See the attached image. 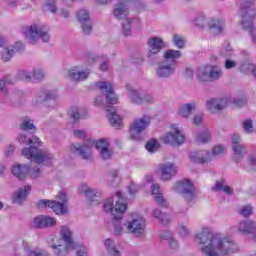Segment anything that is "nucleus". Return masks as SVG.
<instances>
[{"mask_svg":"<svg viewBox=\"0 0 256 256\" xmlns=\"http://www.w3.org/2000/svg\"><path fill=\"white\" fill-rule=\"evenodd\" d=\"M126 229L134 237H143V233H145V219L141 217L132 219L126 225Z\"/></svg>","mask_w":256,"mask_h":256,"instance_id":"ddd939ff","label":"nucleus"},{"mask_svg":"<svg viewBox=\"0 0 256 256\" xmlns=\"http://www.w3.org/2000/svg\"><path fill=\"white\" fill-rule=\"evenodd\" d=\"M47 242L51 245L55 256H67L69 249H75V246H69L65 240L55 236L48 237Z\"/></svg>","mask_w":256,"mask_h":256,"instance_id":"1a4fd4ad","label":"nucleus"},{"mask_svg":"<svg viewBox=\"0 0 256 256\" xmlns=\"http://www.w3.org/2000/svg\"><path fill=\"white\" fill-rule=\"evenodd\" d=\"M237 229H238V232L241 233V235H249L251 233H255L256 222L253 220L241 221L239 222Z\"/></svg>","mask_w":256,"mask_h":256,"instance_id":"393cba45","label":"nucleus"},{"mask_svg":"<svg viewBox=\"0 0 256 256\" xmlns=\"http://www.w3.org/2000/svg\"><path fill=\"white\" fill-rule=\"evenodd\" d=\"M126 91L128 94V99L134 104V105H143V95H141V91L132 88L131 85H126Z\"/></svg>","mask_w":256,"mask_h":256,"instance_id":"a878e982","label":"nucleus"},{"mask_svg":"<svg viewBox=\"0 0 256 256\" xmlns=\"http://www.w3.org/2000/svg\"><path fill=\"white\" fill-rule=\"evenodd\" d=\"M253 69H255V64H251L249 62H245L240 65V71L242 73H252Z\"/></svg>","mask_w":256,"mask_h":256,"instance_id":"4d7b16f0","label":"nucleus"},{"mask_svg":"<svg viewBox=\"0 0 256 256\" xmlns=\"http://www.w3.org/2000/svg\"><path fill=\"white\" fill-rule=\"evenodd\" d=\"M151 189H152V195L157 205H159L160 207H169L167 200L163 198V192L161 191L159 184H152Z\"/></svg>","mask_w":256,"mask_h":256,"instance_id":"cd10ccee","label":"nucleus"},{"mask_svg":"<svg viewBox=\"0 0 256 256\" xmlns=\"http://www.w3.org/2000/svg\"><path fill=\"white\" fill-rule=\"evenodd\" d=\"M211 141V132L207 128H203L201 132L196 134V142L199 145L209 143Z\"/></svg>","mask_w":256,"mask_h":256,"instance_id":"58836bf2","label":"nucleus"},{"mask_svg":"<svg viewBox=\"0 0 256 256\" xmlns=\"http://www.w3.org/2000/svg\"><path fill=\"white\" fill-rule=\"evenodd\" d=\"M70 151L72 153H75L76 155H79L82 157V159H92L93 157V152L91 151V145L90 144H72L70 146Z\"/></svg>","mask_w":256,"mask_h":256,"instance_id":"4468645a","label":"nucleus"},{"mask_svg":"<svg viewBox=\"0 0 256 256\" xmlns=\"http://www.w3.org/2000/svg\"><path fill=\"white\" fill-rule=\"evenodd\" d=\"M173 43L178 49H183L185 47V38L179 34H174Z\"/></svg>","mask_w":256,"mask_h":256,"instance_id":"de8ad7c7","label":"nucleus"},{"mask_svg":"<svg viewBox=\"0 0 256 256\" xmlns=\"http://www.w3.org/2000/svg\"><path fill=\"white\" fill-rule=\"evenodd\" d=\"M225 180L221 179L216 181L215 187L212 188L213 191H223V187H225Z\"/></svg>","mask_w":256,"mask_h":256,"instance_id":"e2e57ef3","label":"nucleus"},{"mask_svg":"<svg viewBox=\"0 0 256 256\" xmlns=\"http://www.w3.org/2000/svg\"><path fill=\"white\" fill-rule=\"evenodd\" d=\"M32 78H34V81H42V79H45V71L40 68L34 69L32 71Z\"/></svg>","mask_w":256,"mask_h":256,"instance_id":"5fc2aeb1","label":"nucleus"},{"mask_svg":"<svg viewBox=\"0 0 256 256\" xmlns=\"http://www.w3.org/2000/svg\"><path fill=\"white\" fill-rule=\"evenodd\" d=\"M220 54L222 55V57L226 58L233 57V48L229 44H224L222 46Z\"/></svg>","mask_w":256,"mask_h":256,"instance_id":"603ef678","label":"nucleus"},{"mask_svg":"<svg viewBox=\"0 0 256 256\" xmlns=\"http://www.w3.org/2000/svg\"><path fill=\"white\" fill-rule=\"evenodd\" d=\"M69 79L79 83V81H85L91 75L89 69L83 70L81 67L76 66L68 71Z\"/></svg>","mask_w":256,"mask_h":256,"instance_id":"f3484780","label":"nucleus"},{"mask_svg":"<svg viewBox=\"0 0 256 256\" xmlns=\"http://www.w3.org/2000/svg\"><path fill=\"white\" fill-rule=\"evenodd\" d=\"M45 11L52 13V15H57L59 12V7H57V0H46L44 4Z\"/></svg>","mask_w":256,"mask_h":256,"instance_id":"a19ab883","label":"nucleus"},{"mask_svg":"<svg viewBox=\"0 0 256 256\" xmlns=\"http://www.w3.org/2000/svg\"><path fill=\"white\" fill-rule=\"evenodd\" d=\"M176 69V64L169 63L167 61H160L156 67V76L159 79H169V77L175 75Z\"/></svg>","mask_w":256,"mask_h":256,"instance_id":"f8f14e48","label":"nucleus"},{"mask_svg":"<svg viewBox=\"0 0 256 256\" xmlns=\"http://www.w3.org/2000/svg\"><path fill=\"white\" fill-rule=\"evenodd\" d=\"M247 161L248 165H250L251 167H256V153L248 155Z\"/></svg>","mask_w":256,"mask_h":256,"instance_id":"774afa93","label":"nucleus"},{"mask_svg":"<svg viewBox=\"0 0 256 256\" xmlns=\"http://www.w3.org/2000/svg\"><path fill=\"white\" fill-rule=\"evenodd\" d=\"M28 143L30 147L24 148L22 150L23 157L26 159H30L33 163H37L38 165H53V161H55V157L53 154L49 152V150H41V140L38 137L32 136L29 138Z\"/></svg>","mask_w":256,"mask_h":256,"instance_id":"7ed1b4c3","label":"nucleus"},{"mask_svg":"<svg viewBox=\"0 0 256 256\" xmlns=\"http://www.w3.org/2000/svg\"><path fill=\"white\" fill-rule=\"evenodd\" d=\"M97 85L100 91L106 92V103L115 105L117 103V94H115V91H113L111 82H98Z\"/></svg>","mask_w":256,"mask_h":256,"instance_id":"2eb2a0df","label":"nucleus"},{"mask_svg":"<svg viewBox=\"0 0 256 256\" xmlns=\"http://www.w3.org/2000/svg\"><path fill=\"white\" fill-rule=\"evenodd\" d=\"M151 125V118L144 116L142 118H136L130 125V138L133 141H141L144 129H147Z\"/></svg>","mask_w":256,"mask_h":256,"instance_id":"6e6552de","label":"nucleus"},{"mask_svg":"<svg viewBox=\"0 0 256 256\" xmlns=\"http://www.w3.org/2000/svg\"><path fill=\"white\" fill-rule=\"evenodd\" d=\"M242 127H243L245 133H247L248 135H251V133H253V121L245 120L242 123Z\"/></svg>","mask_w":256,"mask_h":256,"instance_id":"bf43d9fd","label":"nucleus"},{"mask_svg":"<svg viewBox=\"0 0 256 256\" xmlns=\"http://www.w3.org/2000/svg\"><path fill=\"white\" fill-rule=\"evenodd\" d=\"M80 23L82 27V33H84V35H90L91 33H93V24H91V20Z\"/></svg>","mask_w":256,"mask_h":256,"instance_id":"3c124183","label":"nucleus"},{"mask_svg":"<svg viewBox=\"0 0 256 256\" xmlns=\"http://www.w3.org/2000/svg\"><path fill=\"white\" fill-rule=\"evenodd\" d=\"M55 225H57V221L50 216H38L33 220L35 229H45V227H55Z\"/></svg>","mask_w":256,"mask_h":256,"instance_id":"5701e85b","label":"nucleus"},{"mask_svg":"<svg viewBox=\"0 0 256 256\" xmlns=\"http://www.w3.org/2000/svg\"><path fill=\"white\" fill-rule=\"evenodd\" d=\"M20 81H31L33 79V72H29L27 70H20L18 71L16 78H14Z\"/></svg>","mask_w":256,"mask_h":256,"instance_id":"37998d69","label":"nucleus"},{"mask_svg":"<svg viewBox=\"0 0 256 256\" xmlns=\"http://www.w3.org/2000/svg\"><path fill=\"white\" fill-rule=\"evenodd\" d=\"M59 201L55 200H39L37 207L43 209L49 207L54 211L56 215H67L69 212L67 209V195L64 192H60L58 195Z\"/></svg>","mask_w":256,"mask_h":256,"instance_id":"423d86ee","label":"nucleus"},{"mask_svg":"<svg viewBox=\"0 0 256 256\" xmlns=\"http://www.w3.org/2000/svg\"><path fill=\"white\" fill-rule=\"evenodd\" d=\"M104 245L106 247L108 255L121 256V251L117 249V244H115V240L108 238L104 241Z\"/></svg>","mask_w":256,"mask_h":256,"instance_id":"c9c22d12","label":"nucleus"},{"mask_svg":"<svg viewBox=\"0 0 256 256\" xmlns=\"http://www.w3.org/2000/svg\"><path fill=\"white\" fill-rule=\"evenodd\" d=\"M231 144L232 147H235L236 145H241V136L239 134H233L231 136Z\"/></svg>","mask_w":256,"mask_h":256,"instance_id":"0e129e2a","label":"nucleus"},{"mask_svg":"<svg viewBox=\"0 0 256 256\" xmlns=\"http://www.w3.org/2000/svg\"><path fill=\"white\" fill-rule=\"evenodd\" d=\"M211 152L207 150L193 151L190 153V161L198 165H205L211 161Z\"/></svg>","mask_w":256,"mask_h":256,"instance_id":"dca6fc26","label":"nucleus"},{"mask_svg":"<svg viewBox=\"0 0 256 256\" xmlns=\"http://www.w3.org/2000/svg\"><path fill=\"white\" fill-rule=\"evenodd\" d=\"M16 79L11 75H6L2 79H0V93L2 95H7V85H13Z\"/></svg>","mask_w":256,"mask_h":256,"instance_id":"4c0bfd02","label":"nucleus"},{"mask_svg":"<svg viewBox=\"0 0 256 256\" xmlns=\"http://www.w3.org/2000/svg\"><path fill=\"white\" fill-rule=\"evenodd\" d=\"M118 200L114 205L113 198H108L104 203V211L111 213L113 217L114 235L119 236L125 233V227L127 225L121 223L125 211H127V203L123 202V193L121 191L116 192Z\"/></svg>","mask_w":256,"mask_h":256,"instance_id":"f03ea898","label":"nucleus"},{"mask_svg":"<svg viewBox=\"0 0 256 256\" xmlns=\"http://www.w3.org/2000/svg\"><path fill=\"white\" fill-rule=\"evenodd\" d=\"M133 24V19H126L123 23H122V33L124 35V37H129L131 36L132 33V25Z\"/></svg>","mask_w":256,"mask_h":256,"instance_id":"c03bdc74","label":"nucleus"},{"mask_svg":"<svg viewBox=\"0 0 256 256\" xmlns=\"http://www.w3.org/2000/svg\"><path fill=\"white\" fill-rule=\"evenodd\" d=\"M107 111L109 112L108 119L110 124L112 127L119 129V127H121V123H123V119L117 114V110L115 108L108 106Z\"/></svg>","mask_w":256,"mask_h":256,"instance_id":"c756f323","label":"nucleus"},{"mask_svg":"<svg viewBox=\"0 0 256 256\" xmlns=\"http://www.w3.org/2000/svg\"><path fill=\"white\" fill-rule=\"evenodd\" d=\"M27 256H51L46 250L43 249H34L29 250Z\"/></svg>","mask_w":256,"mask_h":256,"instance_id":"13d9d810","label":"nucleus"},{"mask_svg":"<svg viewBox=\"0 0 256 256\" xmlns=\"http://www.w3.org/2000/svg\"><path fill=\"white\" fill-rule=\"evenodd\" d=\"M182 53L179 50L169 49L163 54L164 61L167 63H173L175 65L177 59H181Z\"/></svg>","mask_w":256,"mask_h":256,"instance_id":"473e14b6","label":"nucleus"},{"mask_svg":"<svg viewBox=\"0 0 256 256\" xmlns=\"http://www.w3.org/2000/svg\"><path fill=\"white\" fill-rule=\"evenodd\" d=\"M223 75V70L219 66H204L198 70L197 79L204 83L218 81Z\"/></svg>","mask_w":256,"mask_h":256,"instance_id":"0eeeda50","label":"nucleus"},{"mask_svg":"<svg viewBox=\"0 0 256 256\" xmlns=\"http://www.w3.org/2000/svg\"><path fill=\"white\" fill-rule=\"evenodd\" d=\"M195 109H197V103L195 102L182 104L178 109V115L179 117L187 119L188 117H191V113H193Z\"/></svg>","mask_w":256,"mask_h":256,"instance_id":"c85d7f7f","label":"nucleus"},{"mask_svg":"<svg viewBox=\"0 0 256 256\" xmlns=\"http://www.w3.org/2000/svg\"><path fill=\"white\" fill-rule=\"evenodd\" d=\"M208 29L213 35H221L225 30V20L221 18L208 19Z\"/></svg>","mask_w":256,"mask_h":256,"instance_id":"b1692460","label":"nucleus"},{"mask_svg":"<svg viewBox=\"0 0 256 256\" xmlns=\"http://www.w3.org/2000/svg\"><path fill=\"white\" fill-rule=\"evenodd\" d=\"M254 5L255 0H240L242 27L250 33L253 43H256V30L253 29V19H255Z\"/></svg>","mask_w":256,"mask_h":256,"instance_id":"39448f33","label":"nucleus"},{"mask_svg":"<svg viewBox=\"0 0 256 256\" xmlns=\"http://www.w3.org/2000/svg\"><path fill=\"white\" fill-rule=\"evenodd\" d=\"M95 147L98 152L103 151V149H108L110 147L109 141L105 138H102L96 142Z\"/></svg>","mask_w":256,"mask_h":256,"instance_id":"864d4df0","label":"nucleus"},{"mask_svg":"<svg viewBox=\"0 0 256 256\" xmlns=\"http://www.w3.org/2000/svg\"><path fill=\"white\" fill-rule=\"evenodd\" d=\"M22 33L32 45H36L39 41H42V43H49V41H51L49 28L44 24L33 23L28 26H23Z\"/></svg>","mask_w":256,"mask_h":256,"instance_id":"20e7f679","label":"nucleus"},{"mask_svg":"<svg viewBox=\"0 0 256 256\" xmlns=\"http://www.w3.org/2000/svg\"><path fill=\"white\" fill-rule=\"evenodd\" d=\"M32 179H39L41 177V170L39 168H33L29 170Z\"/></svg>","mask_w":256,"mask_h":256,"instance_id":"69168bd1","label":"nucleus"},{"mask_svg":"<svg viewBox=\"0 0 256 256\" xmlns=\"http://www.w3.org/2000/svg\"><path fill=\"white\" fill-rule=\"evenodd\" d=\"M160 173L162 181H169V179L177 175V166L172 162L162 164L160 166Z\"/></svg>","mask_w":256,"mask_h":256,"instance_id":"4be33fe9","label":"nucleus"},{"mask_svg":"<svg viewBox=\"0 0 256 256\" xmlns=\"http://www.w3.org/2000/svg\"><path fill=\"white\" fill-rule=\"evenodd\" d=\"M25 49V44L23 42H16L14 45L6 47L2 52L3 61H11L15 53H21Z\"/></svg>","mask_w":256,"mask_h":256,"instance_id":"aec40b11","label":"nucleus"},{"mask_svg":"<svg viewBox=\"0 0 256 256\" xmlns=\"http://www.w3.org/2000/svg\"><path fill=\"white\" fill-rule=\"evenodd\" d=\"M253 213V208L249 205L243 206L239 210V214L242 215V217H249Z\"/></svg>","mask_w":256,"mask_h":256,"instance_id":"052dcab7","label":"nucleus"},{"mask_svg":"<svg viewBox=\"0 0 256 256\" xmlns=\"http://www.w3.org/2000/svg\"><path fill=\"white\" fill-rule=\"evenodd\" d=\"M59 99V93L55 90H46L41 92L36 98V103H43L45 101H57Z\"/></svg>","mask_w":256,"mask_h":256,"instance_id":"7c9ffc66","label":"nucleus"},{"mask_svg":"<svg viewBox=\"0 0 256 256\" xmlns=\"http://www.w3.org/2000/svg\"><path fill=\"white\" fill-rule=\"evenodd\" d=\"M86 197L88 199H90L91 201H93L95 199V197H101V191H99V189L97 188H91L88 190Z\"/></svg>","mask_w":256,"mask_h":256,"instance_id":"6e6d98bb","label":"nucleus"},{"mask_svg":"<svg viewBox=\"0 0 256 256\" xmlns=\"http://www.w3.org/2000/svg\"><path fill=\"white\" fill-rule=\"evenodd\" d=\"M60 235L61 239L67 243V245L75 247V242L73 241V232L69 227L67 226H62L60 229Z\"/></svg>","mask_w":256,"mask_h":256,"instance_id":"72a5a7b5","label":"nucleus"},{"mask_svg":"<svg viewBox=\"0 0 256 256\" xmlns=\"http://www.w3.org/2000/svg\"><path fill=\"white\" fill-rule=\"evenodd\" d=\"M143 103H155V97L151 94H144L142 96V105Z\"/></svg>","mask_w":256,"mask_h":256,"instance_id":"338daca9","label":"nucleus"},{"mask_svg":"<svg viewBox=\"0 0 256 256\" xmlns=\"http://www.w3.org/2000/svg\"><path fill=\"white\" fill-rule=\"evenodd\" d=\"M20 129L22 131H32L33 133H35V124H33V120L26 117L23 118L22 123L20 125Z\"/></svg>","mask_w":256,"mask_h":256,"instance_id":"79ce46f5","label":"nucleus"},{"mask_svg":"<svg viewBox=\"0 0 256 256\" xmlns=\"http://www.w3.org/2000/svg\"><path fill=\"white\" fill-rule=\"evenodd\" d=\"M194 24L196 25V27H200L201 29H203V27H206L207 25H209V20H207V18H205V15L199 14L194 19Z\"/></svg>","mask_w":256,"mask_h":256,"instance_id":"49530a36","label":"nucleus"},{"mask_svg":"<svg viewBox=\"0 0 256 256\" xmlns=\"http://www.w3.org/2000/svg\"><path fill=\"white\" fill-rule=\"evenodd\" d=\"M153 217L158 219L162 225H169V223H171V217H169L168 214H162L159 209L153 211Z\"/></svg>","mask_w":256,"mask_h":256,"instance_id":"ea45409f","label":"nucleus"},{"mask_svg":"<svg viewBox=\"0 0 256 256\" xmlns=\"http://www.w3.org/2000/svg\"><path fill=\"white\" fill-rule=\"evenodd\" d=\"M99 155L101 159H103V161H109V159L113 157V150L111 149V147L104 148L100 150Z\"/></svg>","mask_w":256,"mask_h":256,"instance_id":"09e8293b","label":"nucleus"},{"mask_svg":"<svg viewBox=\"0 0 256 256\" xmlns=\"http://www.w3.org/2000/svg\"><path fill=\"white\" fill-rule=\"evenodd\" d=\"M112 15L118 20L127 19V16L129 15V5L125 0H119V3L114 5Z\"/></svg>","mask_w":256,"mask_h":256,"instance_id":"a211bd4d","label":"nucleus"},{"mask_svg":"<svg viewBox=\"0 0 256 256\" xmlns=\"http://www.w3.org/2000/svg\"><path fill=\"white\" fill-rule=\"evenodd\" d=\"M195 242L204 245L201 248L204 256H229L239 251V247L231 237L213 234L209 228H202L197 232Z\"/></svg>","mask_w":256,"mask_h":256,"instance_id":"f257e3e1","label":"nucleus"},{"mask_svg":"<svg viewBox=\"0 0 256 256\" xmlns=\"http://www.w3.org/2000/svg\"><path fill=\"white\" fill-rule=\"evenodd\" d=\"M227 107V99L226 98H212L206 101V109L210 111V113H217V111H223Z\"/></svg>","mask_w":256,"mask_h":256,"instance_id":"412c9836","label":"nucleus"},{"mask_svg":"<svg viewBox=\"0 0 256 256\" xmlns=\"http://www.w3.org/2000/svg\"><path fill=\"white\" fill-rule=\"evenodd\" d=\"M12 173L16 179H26L29 175V166L23 164H15L12 166Z\"/></svg>","mask_w":256,"mask_h":256,"instance_id":"2f4dec72","label":"nucleus"},{"mask_svg":"<svg viewBox=\"0 0 256 256\" xmlns=\"http://www.w3.org/2000/svg\"><path fill=\"white\" fill-rule=\"evenodd\" d=\"M76 17L79 23H85L87 21H91V18L89 17V12L85 9H79L76 13Z\"/></svg>","mask_w":256,"mask_h":256,"instance_id":"a18cd8bd","label":"nucleus"},{"mask_svg":"<svg viewBox=\"0 0 256 256\" xmlns=\"http://www.w3.org/2000/svg\"><path fill=\"white\" fill-rule=\"evenodd\" d=\"M147 45L149 47L148 57H153V55H157L162 49H165V42L159 37L150 38Z\"/></svg>","mask_w":256,"mask_h":256,"instance_id":"6ab92c4d","label":"nucleus"},{"mask_svg":"<svg viewBox=\"0 0 256 256\" xmlns=\"http://www.w3.org/2000/svg\"><path fill=\"white\" fill-rule=\"evenodd\" d=\"M163 143L168 145H173L174 147H179L185 143V135L181 132V129L177 126H172L171 130L162 136Z\"/></svg>","mask_w":256,"mask_h":256,"instance_id":"9d476101","label":"nucleus"},{"mask_svg":"<svg viewBox=\"0 0 256 256\" xmlns=\"http://www.w3.org/2000/svg\"><path fill=\"white\" fill-rule=\"evenodd\" d=\"M95 61H102L100 64V71H108L109 70V63L110 60L107 56L102 55V56H97V57H91L88 59V63L90 65H93Z\"/></svg>","mask_w":256,"mask_h":256,"instance_id":"e433bc0d","label":"nucleus"},{"mask_svg":"<svg viewBox=\"0 0 256 256\" xmlns=\"http://www.w3.org/2000/svg\"><path fill=\"white\" fill-rule=\"evenodd\" d=\"M29 191H31V186H24L16 191L14 194V203L21 205V203L27 199V193H29Z\"/></svg>","mask_w":256,"mask_h":256,"instance_id":"f704fd0d","label":"nucleus"},{"mask_svg":"<svg viewBox=\"0 0 256 256\" xmlns=\"http://www.w3.org/2000/svg\"><path fill=\"white\" fill-rule=\"evenodd\" d=\"M233 151V161L234 163H241L247 154V147L243 144H238L236 146H231Z\"/></svg>","mask_w":256,"mask_h":256,"instance_id":"bb28decb","label":"nucleus"},{"mask_svg":"<svg viewBox=\"0 0 256 256\" xmlns=\"http://www.w3.org/2000/svg\"><path fill=\"white\" fill-rule=\"evenodd\" d=\"M179 233L181 237H189V235H191V230L187 226L181 224Z\"/></svg>","mask_w":256,"mask_h":256,"instance_id":"680f3d73","label":"nucleus"},{"mask_svg":"<svg viewBox=\"0 0 256 256\" xmlns=\"http://www.w3.org/2000/svg\"><path fill=\"white\" fill-rule=\"evenodd\" d=\"M174 189L177 193H181L188 203H193V199H195V187L191 181L182 180L177 182Z\"/></svg>","mask_w":256,"mask_h":256,"instance_id":"9b49d317","label":"nucleus"},{"mask_svg":"<svg viewBox=\"0 0 256 256\" xmlns=\"http://www.w3.org/2000/svg\"><path fill=\"white\" fill-rule=\"evenodd\" d=\"M145 148L149 153H155L156 151H159V144L156 140L152 139L146 143Z\"/></svg>","mask_w":256,"mask_h":256,"instance_id":"8fccbe9b","label":"nucleus"}]
</instances>
